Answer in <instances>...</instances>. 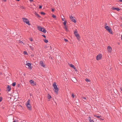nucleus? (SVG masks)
Wrapping results in <instances>:
<instances>
[{
    "label": "nucleus",
    "mask_w": 122,
    "mask_h": 122,
    "mask_svg": "<svg viewBox=\"0 0 122 122\" xmlns=\"http://www.w3.org/2000/svg\"><path fill=\"white\" fill-rule=\"evenodd\" d=\"M112 10H116L117 11H119L120 10V9L118 8H116L115 7H113L112 8Z\"/></svg>",
    "instance_id": "14"
},
{
    "label": "nucleus",
    "mask_w": 122,
    "mask_h": 122,
    "mask_svg": "<svg viewBox=\"0 0 122 122\" xmlns=\"http://www.w3.org/2000/svg\"><path fill=\"white\" fill-rule=\"evenodd\" d=\"M102 57V55L101 54L98 55L96 56V59L97 60H99L101 59Z\"/></svg>",
    "instance_id": "5"
},
{
    "label": "nucleus",
    "mask_w": 122,
    "mask_h": 122,
    "mask_svg": "<svg viewBox=\"0 0 122 122\" xmlns=\"http://www.w3.org/2000/svg\"><path fill=\"white\" fill-rule=\"evenodd\" d=\"M30 82L33 86H34L35 85V84L34 83V81L32 80H31L29 81Z\"/></svg>",
    "instance_id": "13"
},
{
    "label": "nucleus",
    "mask_w": 122,
    "mask_h": 122,
    "mask_svg": "<svg viewBox=\"0 0 122 122\" xmlns=\"http://www.w3.org/2000/svg\"><path fill=\"white\" fill-rule=\"evenodd\" d=\"M105 87H108V86L109 85V84L107 83V85L106 84V83H105Z\"/></svg>",
    "instance_id": "27"
},
{
    "label": "nucleus",
    "mask_w": 122,
    "mask_h": 122,
    "mask_svg": "<svg viewBox=\"0 0 122 122\" xmlns=\"http://www.w3.org/2000/svg\"><path fill=\"white\" fill-rule=\"evenodd\" d=\"M88 119L89 122H94L91 119V117H88Z\"/></svg>",
    "instance_id": "16"
},
{
    "label": "nucleus",
    "mask_w": 122,
    "mask_h": 122,
    "mask_svg": "<svg viewBox=\"0 0 122 122\" xmlns=\"http://www.w3.org/2000/svg\"><path fill=\"white\" fill-rule=\"evenodd\" d=\"M122 26V24L121 25Z\"/></svg>",
    "instance_id": "58"
},
{
    "label": "nucleus",
    "mask_w": 122,
    "mask_h": 122,
    "mask_svg": "<svg viewBox=\"0 0 122 122\" xmlns=\"http://www.w3.org/2000/svg\"><path fill=\"white\" fill-rule=\"evenodd\" d=\"M43 40L44 42L46 43H47L48 42V41L46 39H44Z\"/></svg>",
    "instance_id": "25"
},
{
    "label": "nucleus",
    "mask_w": 122,
    "mask_h": 122,
    "mask_svg": "<svg viewBox=\"0 0 122 122\" xmlns=\"http://www.w3.org/2000/svg\"><path fill=\"white\" fill-rule=\"evenodd\" d=\"M2 100V98L1 97H0V102H1Z\"/></svg>",
    "instance_id": "37"
},
{
    "label": "nucleus",
    "mask_w": 122,
    "mask_h": 122,
    "mask_svg": "<svg viewBox=\"0 0 122 122\" xmlns=\"http://www.w3.org/2000/svg\"><path fill=\"white\" fill-rule=\"evenodd\" d=\"M82 98H83V99H84L85 100H86V98L85 97H83Z\"/></svg>",
    "instance_id": "41"
},
{
    "label": "nucleus",
    "mask_w": 122,
    "mask_h": 122,
    "mask_svg": "<svg viewBox=\"0 0 122 122\" xmlns=\"http://www.w3.org/2000/svg\"><path fill=\"white\" fill-rule=\"evenodd\" d=\"M19 42L20 43H21V44L23 43V42L20 41H19Z\"/></svg>",
    "instance_id": "40"
},
{
    "label": "nucleus",
    "mask_w": 122,
    "mask_h": 122,
    "mask_svg": "<svg viewBox=\"0 0 122 122\" xmlns=\"http://www.w3.org/2000/svg\"><path fill=\"white\" fill-rule=\"evenodd\" d=\"M42 36L44 38H46V36L45 35H42Z\"/></svg>",
    "instance_id": "45"
},
{
    "label": "nucleus",
    "mask_w": 122,
    "mask_h": 122,
    "mask_svg": "<svg viewBox=\"0 0 122 122\" xmlns=\"http://www.w3.org/2000/svg\"><path fill=\"white\" fill-rule=\"evenodd\" d=\"M11 88L10 86L8 85L7 87V91L8 92H10L11 90Z\"/></svg>",
    "instance_id": "12"
},
{
    "label": "nucleus",
    "mask_w": 122,
    "mask_h": 122,
    "mask_svg": "<svg viewBox=\"0 0 122 122\" xmlns=\"http://www.w3.org/2000/svg\"><path fill=\"white\" fill-rule=\"evenodd\" d=\"M41 14L43 15H45V13L44 12H41Z\"/></svg>",
    "instance_id": "35"
},
{
    "label": "nucleus",
    "mask_w": 122,
    "mask_h": 122,
    "mask_svg": "<svg viewBox=\"0 0 122 122\" xmlns=\"http://www.w3.org/2000/svg\"><path fill=\"white\" fill-rule=\"evenodd\" d=\"M107 50L108 52H110L112 51V49L111 47L108 46L107 47Z\"/></svg>",
    "instance_id": "7"
},
{
    "label": "nucleus",
    "mask_w": 122,
    "mask_h": 122,
    "mask_svg": "<svg viewBox=\"0 0 122 122\" xmlns=\"http://www.w3.org/2000/svg\"><path fill=\"white\" fill-rule=\"evenodd\" d=\"M119 1L121 2H122V0H120Z\"/></svg>",
    "instance_id": "51"
},
{
    "label": "nucleus",
    "mask_w": 122,
    "mask_h": 122,
    "mask_svg": "<svg viewBox=\"0 0 122 122\" xmlns=\"http://www.w3.org/2000/svg\"><path fill=\"white\" fill-rule=\"evenodd\" d=\"M13 122H17L15 120L13 121Z\"/></svg>",
    "instance_id": "50"
},
{
    "label": "nucleus",
    "mask_w": 122,
    "mask_h": 122,
    "mask_svg": "<svg viewBox=\"0 0 122 122\" xmlns=\"http://www.w3.org/2000/svg\"><path fill=\"white\" fill-rule=\"evenodd\" d=\"M29 47L32 50H34V48H33L31 46H30Z\"/></svg>",
    "instance_id": "32"
},
{
    "label": "nucleus",
    "mask_w": 122,
    "mask_h": 122,
    "mask_svg": "<svg viewBox=\"0 0 122 122\" xmlns=\"http://www.w3.org/2000/svg\"><path fill=\"white\" fill-rule=\"evenodd\" d=\"M23 54L24 55H27L28 54V53L26 51H24L23 52Z\"/></svg>",
    "instance_id": "29"
},
{
    "label": "nucleus",
    "mask_w": 122,
    "mask_h": 122,
    "mask_svg": "<svg viewBox=\"0 0 122 122\" xmlns=\"http://www.w3.org/2000/svg\"><path fill=\"white\" fill-rule=\"evenodd\" d=\"M42 6H39V8L40 9H41L42 8Z\"/></svg>",
    "instance_id": "46"
},
{
    "label": "nucleus",
    "mask_w": 122,
    "mask_h": 122,
    "mask_svg": "<svg viewBox=\"0 0 122 122\" xmlns=\"http://www.w3.org/2000/svg\"><path fill=\"white\" fill-rule=\"evenodd\" d=\"M75 36L76 37V38L78 40H79L80 39V37L79 34L77 35H75Z\"/></svg>",
    "instance_id": "19"
},
{
    "label": "nucleus",
    "mask_w": 122,
    "mask_h": 122,
    "mask_svg": "<svg viewBox=\"0 0 122 122\" xmlns=\"http://www.w3.org/2000/svg\"><path fill=\"white\" fill-rule=\"evenodd\" d=\"M121 20H122V18H121Z\"/></svg>",
    "instance_id": "56"
},
{
    "label": "nucleus",
    "mask_w": 122,
    "mask_h": 122,
    "mask_svg": "<svg viewBox=\"0 0 122 122\" xmlns=\"http://www.w3.org/2000/svg\"><path fill=\"white\" fill-rule=\"evenodd\" d=\"M69 64V66L71 67H72L74 69H76L75 67L73 65L70 64Z\"/></svg>",
    "instance_id": "15"
},
{
    "label": "nucleus",
    "mask_w": 122,
    "mask_h": 122,
    "mask_svg": "<svg viewBox=\"0 0 122 122\" xmlns=\"http://www.w3.org/2000/svg\"><path fill=\"white\" fill-rule=\"evenodd\" d=\"M64 28L65 29V30L66 31H68V30L67 27L66 26H65Z\"/></svg>",
    "instance_id": "26"
},
{
    "label": "nucleus",
    "mask_w": 122,
    "mask_h": 122,
    "mask_svg": "<svg viewBox=\"0 0 122 122\" xmlns=\"http://www.w3.org/2000/svg\"><path fill=\"white\" fill-rule=\"evenodd\" d=\"M121 91H122V89H121Z\"/></svg>",
    "instance_id": "55"
},
{
    "label": "nucleus",
    "mask_w": 122,
    "mask_h": 122,
    "mask_svg": "<svg viewBox=\"0 0 122 122\" xmlns=\"http://www.w3.org/2000/svg\"><path fill=\"white\" fill-rule=\"evenodd\" d=\"M100 119L102 120H104V118H103L102 117H100Z\"/></svg>",
    "instance_id": "42"
},
{
    "label": "nucleus",
    "mask_w": 122,
    "mask_h": 122,
    "mask_svg": "<svg viewBox=\"0 0 122 122\" xmlns=\"http://www.w3.org/2000/svg\"><path fill=\"white\" fill-rule=\"evenodd\" d=\"M25 65L28 66V68H29V69H32V67L31 66V64L30 63L28 62L27 61H26Z\"/></svg>",
    "instance_id": "4"
},
{
    "label": "nucleus",
    "mask_w": 122,
    "mask_h": 122,
    "mask_svg": "<svg viewBox=\"0 0 122 122\" xmlns=\"http://www.w3.org/2000/svg\"><path fill=\"white\" fill-rule=\"evenodd\" d=\"M52 17L54 18H56V16L54 15H52Z\"/></svg>",
    "instance_id": "34"
},
{
    "label": "nucleus",
    "mask_w": 122,
    "mask_h": 122,
    "mask_svg": "<svg viewBox=\"0 0 122 122\" xmlns=\"http://www.w3.org/2000/svg\"><path fill=\"white\" fill-rule=\"evenodd\" d=\"M106 24V25H107V24Z\"/></svg>",
    "instance_id": "57"
},
{
    "label": "nucleus",
    "mask_w": 122,
    "mask_h": 122,
    "mask_svg": "<svg viewBox=\"0 0 122 122\" xmlns=\"http://www.w3.org/2000/svg\"><path fill=\"white\" fill-rule=\"evenodd\" d=\"M107 31L109 32L111 34H112V31L111 29L110 28L109 29L107 30Z\"/></svg>",
    "instance_id": "10"
},
{
    "label": "nucleus",
    "mask_w": 122,
    "mask_h": 122,
    "mask_svg": "<svg viewBox=\"0 0 122 122\" xmlns=\"http://www.w3.org/2000/svg\"><path fill=\"white\" fill-rule=\"evenodd\" d=\"M75 36L76 37V38L78 40H79L80 39V37L79 34L77 35H75Z\"/></svg>",
    "instance_id": "18"
},
{
    "label": "nucleus",
    "mask_w": 122,
    "mask_h": 122,
    "mask_svg": "<svg viewBox=\"0 0 122 122\" xmlns=\"http://www.w3.org/2000/svg\"><path fill=\"white\" fill-rule=\"evenodd\" d=\"M43 28L41 26H39L37 27V29L38 30L40 31H42V30L43 29Z\"/></svg>",
    "instance_id": "11"
},
{
    "label": "nucleus",
    "mask_w": 122,
    "mask_h": 122,
    "mask_svg": "<svg viewBox=\"0 0 122 122\" xmlns=\"http://www.w3.org/2000/svg\"><path fill=\"white\" fill-rule=\"evenodd\" d=\"M62 20H63V21H65L64 20V18H62Z\"/></svg>",
    "instance_id": "47"
},
{
    "label": "nucleus",
    "mask_w": 122,
    "mask_h": 122,
    "mask_svg": "<svg viewBox=\"0 0 122 122\" xmlns=\"http://www.w3.org/2000/svg\"><path fill=\"white\" fill-rule=\"evenodd\" d=\"M43 29L42 30V31H41L42 32L44 33H45L46 32V30L44 28H43Z\"/></svg>",
    "instance_id": "17"
},
{
    "label": "nucleus",
    "mask_w": 122,
    "mask_h": 122,
    "mask_svg": "<svg viewBox=\"0 0 122 122\" xmlns=\"http://www.w3.org/2000/svg\"><path fill=\"white\" fill-rule=\"evenodd\" d=\"M70 19L72 22H74L75 23L76 22V21L75 19V18L74 17H73L72 16H70Z\"/></svg>",
    "instance_id": "6"
},
{
    "label": "nucleus",
    "mask_w": 122,
    "mask_h": 122,
    "mask_svg": "<svg viewBox=\"0 0 122 122\" xmlns=\"http://www.w3.org/2000/svg\"><path fill=\"white\" fill-rule=\"evenodd\" d=\"M105 28L106 30H107L109 29L110 27H109L107 25H106L105 27Z\"/></svg>",
    "instance_id": "24"
},
{
    "label": "nucleus",
    "mask_w": 122,
    "mask_h": 122,
    "mask_svg": "<svg viewBox=\"0 0 122 122\" xmlns=\"http://www.w3.org/2000/svg\"><path fill=\"white\" fill-rule=\"evenodd\" d=\"M64 41H66V42H67V41H68V40L66 39H64Z\"/></svg>",
    "instance_id": "39"
},
{
    "label": "nucleus",
    "mask_w": 122,
    "mask_h": 122,
    "mask_svg": "<svg viewBox=\"0 0 122 122\" xmlns=\"http://www.w3.org/2000/svg\"><path fill=\"white\" fill-rule=\"evenodd\" d=\"M30 100L29 99L27 101L26 103V106L27 108V109L29 110H31V107L30 104Z\"/></svg>",
    "instance_id": "2"
},
{
    "label": "nucleus",
    "mask_w": 122,
    "mask_h": 122,
    "mask_svg": "<svg viewBox=\"0 0 122 122\" xmlns=\"http://www.w3.org/2000/svg\"><path fill=\"white\" fill-rule=\"evenodd\" d=\"M54 9H52V11L53 12L54 11Z\"/></svg>",
    "instance_id": "48"
},
{
    "label": "nucleus",
    "mask_w": 122,
    "mask_h": 122,
    "mask_svg": "<svg viewBox=\"0 0 122 122\" xmlns=\"http://www.w3.org/2000/svg\"><path fill=\"white\" fill-rule=\"evenodd\" d=\"M23 20V21L25 23H26L28 24V25H30V24L29 23V20L26 18H22Z\"/></svg>",
    "instance_id": "3"
},
{
    "label": "nucleus",
    "mask_w": 122,
    "mask_h": 122,
    "mask_svg": "<svg viewBox=\"0 0 122 122\" xmlns=\"http://www.w3.org/2000/svg\"><path fill=\"white\" fill-rule=\"evenodd\" d=\"M74 34L75 35H78V34L77 31V30L76 29L75 31L74 32Z\"/></svg>",
    "instance_id": "21"
},
{
    "label": "nucleus",
    "mask_w": 122,
    "mask_h": 122,
    "mask_svg": "<svg viewBox=\"0 0 122 122\" xmlns=\"http://www.w3.org/2000/svg\"><path fill=\"white\" fill-rule=\"evenodd\" d=\"M34 14L36 15L38 14L36 12H35Z\"/></svg>",
    "instance_id": "44"
},
{
    "label": "nucleus",
    "mask_w": 122,
    "mask_h": 122,
    "mask_svg": "<svg viewBox=\"0 0 122 122\" xmlns=\"http://www.w3.org/2000/svg\"><path fill=\"white\" fill-rule=\"evenodd\" d=\"M30 0L31 1H32L33 0Z\"/></svg>",
    "instance_id": "53"
},
{
    "label": "nucleus",
    "mask_w": 122,
    "mask_h": 122,
    "mask_svg": "<svg viewBox=\"0 0 122 122\" xmlns=\"http://www.w3.org/2000/svg\"><path fill=\"white\" fill-rule=\"evenodd\" d=\"M2 1H4V2H5L6 1V0H2Z\"/></svg>",
    "instance_id": "49"
},
{
    "label": "nucleus",
    "mask_w": 122,
    "mask_h": 122,
    "mask_svg": "<svg viewBox=\"0 0 122 122\" xmlns=\"http://www.w3.org/2000/svg\"><path fill=\"white\" fill-rule=\"evenodd\" d=\"M121 39L122 40V35L121 36Z\"/></svg>",
    "instance_id": "54"
},
{
    "label": "nucleus",
    "mask_w": 122,
    "mask_h": 122,
    "mask_svg": "<svg viewBox=\"0 0 122 122\" xmlns=\"http://www.w3.org/2000/svg\"><path fill=\"white\" fill-rule=\"evenodd\" d=\"M85 80L87 82H90V81L89 79L88 78H86L85 79Z\"/></svg>",
    "instance_id": "30"
},
{
    "label": "nucleus",
    "mask_w": 122,
    "mask_h": 122,
    "mask_svg": "<svg viewBox=\"0 0 122 122\" xmlns=\"http://www.w3.org/2000/svg\"><path fill=\"white\" fill-rule=\"evenodd\" d=\"M34 14L36 15L38 14L36 12H35Z\"/></svg>",
    "instance_id": "43"
},
{
    "label": "nucleus",
    "mask_w": 122,
    "mask_h": 122,
    "mask_svg": "<svg viewBox=\"0 0 122 122\" xmlns=\"http://www.w3.org/2000/svg\"><path fill=\"white\" fill-rule=\"evenodd\" d=\"M30 40L31 41H33V40L32 38H30Z\"/></svg>",
    "instance_id": "36"
},
{
    "label": "nucleus",
    "mask_w": 122,
    "mask_h": 122,
    "mask_svg": "<svg viewBox=\"0 0 122 122\" xmlns=\"http://www.w3.org/2000/svg\"><path fill=\"white\" fill-rule=\"evenodd\" d=\"M16 83L15 82H14L12 84V86H15L16 85Z\"/></svg>",
    "instance_id": "28"
},
{
    "label": "nucleus",
    "mask_w": 122,
    "mask_h": 122,
    "mask_svg": "<svg viewBox=\"0 0 122 122\" xmlns=\"http://www.w3.org/2000/svg\"><path fill=\"white\" fill-rule=\"evenodd\" d=\"M19 7H20V8L24 10L25 9V8L24 7V6L22 5H20Z\"/></svg>",
    "instance_id": "22"
},
{
    "label": "nucleus",
    "mask_w": 122,
    "mask_h": 122,
    "mask_svg": "<svg viewBox=\"0 0 122 122\" xmlns=\"http://www.w3.org/2000/svg\"><path fill=\"white\" fill-rule=\"evenodd\" d=\"M47 97L48 99H50L51 98V96L49 94H48Z\"/></svg>",
    "instance_id": "20"
},
{
    "label": "nucleus",
    "mask_w": 122,
    "mask_h": 122,
    "mask_svg": "<svg viewBox=\"0 0 122 122\" xmlns=\"http://www.w3.org/2000/svg\"><path fill=\"white\" fill-rule=\"evenodd\" d=\"M107 31L109 32L111 34H112V31L111 29L110 28L109 29L107 30Z\"/></svg>",
    "instance_id": "9"
},
{
    "label": "nucleus",
    "mask_w": 122,
    "mask_h": 122,
    "mask_svg": "<svg viewBox=\"0 0 122 122\" xmlns=\"http://www.w3.org/2000/svg\"><path fill=\"white\" fill-rule=\"evenodd\" d=\"M72 98H74V97H75V95H74L73 94H72Z\"/></svg>",
    "instance_id": "38"
},
{
    "label": "nucleus",
    "mask_w": 122,
    "mask_h": 122,
    "mask_svg": "<svg viewBox=\"0 0 122 122\" xmlns=\"http://www.w3.org/2000/svg\"><path fill=\"white\" fill-rule=\"evenodd\" d=\"M36 16L37 17H38V18H40L41 17V16L39 15L38 14H37L36 15Z\"/></svg>",
    "instance_id": "33"
},
{
    "label": "nucleus",
    "mask_w": 122,
    "mask_h": 122,
    "mask_svg": "<svg viewBox=\"0 0 122 122\" xmlns=\"http://www.w3.org/2000/svg\"><path fill=\"white\" fill-rule=\"evenodd\" d=\"M40 64L41 66L44 67L45 66V65L44 64L43 61H40Z\"/></svg>",
    "instance_id": "8"
},
{
    "label": "nucleus",
    "mask_w": 122,
    "mask_h": 122,
    "mask_svg": "<svg viewBox=\"0 0 122 122\" xmlns=\"http://www.w3.org/2000/svg\"><path fill=\"white\" fill-rule=\"evenodd\" d=\"M94 117H97V118H100V117H102L101 116H97V115H94Z\"/></svg>",
    "instance_id": "23"
},
{
    "label": "nucleus",
    "mask_w": 122,
    "mask_h": 122,
    "mask_svg": "<svg viewBox=\"0 0 122 122\" xmlns=\"http://www.w3.org/2000/svg\"><path fill=\"white\" fill-rule=\"evenodd\" d=\"M63 24L65 26H66V21H64V22H63Z\"/></svg>",
    "instance_id": "31"
},
{
    "label": "nucleus",
    "mask_w": 122,
    "mask_h": 122,
    "mask_svg": "<svg viewBox=\"0 0 122 122\" xmlns=\"http://www.w3.org/2000/svg\"><path fill=\"white\" fill-rule=\"evenodd\" d=\"M16 0L18 1H19L20 0Z\"/></svg>",
    "instance_id": "52"
},
{
    "label": "nucleus",
    "mask_w": 122,
    "mask_h": 122,
    "mask_svg": "<svg viewBox=\"0 0 122 122\" xmlns=\"http://www.w3.org/2000/svg\"><path fill=\"white\" fill-rule=\"evenodd\" d=\"M53 86L55 93L57 94L58 89L57 86L56 85V82H55L53 84Z\"/></svg>",
    "instance_id": "1"
}]
</instances>
